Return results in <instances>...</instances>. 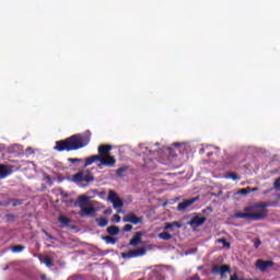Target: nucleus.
Segmentation results:
<instances>
[{
    "label": "nucleus",
    "mask_w": 280,
    "mask_h": 280,
    "mask_svg": "<svg viewBox=\"0 0 280 280\" xmlns=\"http://www.w3.org/2000/svg\"><path fill=\"white\" fill-rule=\"evenodd\" d=\"M110 150H113L112 145L102 144L98 147V156H108L110 155Z\"/></svg>",
    "instance_id": "nucleus-15"
},
{
    "label": "nucleus",
    "mask_w": 280,
    "mask_h": 280,
    "mask_svg": "<svg viewBox=\"0 0 280 280\" xmlns=\"http://www.w3.org/2000/svg\"><path fill=\"white\" fill-rule=\"evenodd\" d=\"M217 244H222L224 248H231V243L226 242L225 238H218Z\"/></svg>",
    "instance_id": "nucleus-24"
},
{
    "label": "nucleus",
    "mask_w": 280,
    "mask_h": 280,
    "mask_svg": "<svg viewBox=\"0 0 280 280\" xmlns=\"http://www.w3.org/2000/svg\"><path fill=\"white\" fill-rule=\"evenodd\" d=\"M158 237L160 240H164V242H170V240H172V234H170L168 232H162L158 235Z\"/></svg>",
    "instance_id": "nucleus-19"
},
{
    "label": "nucleus",
    "mask_w": 280,
    "mask_h": 280,
    "mask_svg": "<svg viewBox=\"0 0 280 280\" xmlns=\"http://www.w3.org/2000/svg\"><path fill=\"white\" fill-rule=\"evenodd\" d=\"M122 231H125L126 233H130V231H132V225L130 224L125 225Z\"/></svg>",
    "instance_id": "nucleus-34"
},
{
    "label": "nucleus",
    "mask_w": 280,
    "mask_h": 280,
    "mask_svg": "<svg viewBox=\"0 0 280 280\" xmlns=\"http://www.w3.org/2000/svg\"><path fill=\"white\" fill-rule=\"evenodd\" d=\"M148 253V249L145 247H141L138 249H131L127 253L122 254L124 259H133L135 257H143Z\"/></svg>",
    "instance_id": "nucleus-4"
},
{
    "label": "nucleus",
    "mask_w": 280,
    "mask_h": 280,
    "mask_svg": "<svg viewBox=\"0 0 280 280\" xmlns=\"http://www.w3.org/2000/svg\"><path fill=\"white\" fill-rule=\"evenodd\" d=\"M113 220H114V222L119 223V222H121V217L119 214H114Z\"/></svg>",
    "instance_id": "nucleus-35"
},
{
    "label": "nucleus",
    "mask_w": 280,
    "mask_h": 280,
    "mask_svg": "<svg viewBox=\"0 0 280 280\" xmlns=\"http://www.w3.org/2000/svg\"><path fill=\"white\" fill-rule=\"evenodd\" d=\"M272 266H275V261L272 260H256V268L260 270V272H266V270H268V268H272Z\"/></svg>",
    "instance_id": "nucleus-8"
},
{
    "label": "nucleus",
    "mask_w": 280,
    "mask_h": 280,
    "mask_svg": "<svg viewBox=\"0 0 280 280\" xmlns=\"http://www.w3.org/2000/svg\"><path fill=\"white\" fill-rule=\"evenodd\" d=\"M100 161V155H92L85 159V163L83 167H89V165H93V163Z\"/></svg>",
    "instance_id": "nucleus-16"
},
{
    "label": "nucleus",
    "mask_w": 280,
    "mask_h": 280,
    "mask_svg": "<svg viewBox=\"0 0 280 280\" xmlns=\"http://www.w3.org/2000/svg\"><path fill=\"white\" fill-rule=\"evenodd\" d=\"M96 222L101 229H104V226H108V220L106 218H98L96 219Z\"/></svg>",
    "instance_id": "nucleus-20"
},
{
    "label": "nucleus",
    "mask_w": 280,
    "mask_h": 280,
    "mask_svg": "<svg viewBox=\"0 0 280 280\" xmlns=\"http://www.w3.org/2000/svg\"><path fill=\"white\" fill-rule=\"evenodd\" d=\"M122 222H129L130 224H141L143 217H136L135 212H129L122 218Z\"/></svg>",
    "instance_id": "nucleus-10"
},
{
    "label": "nucleus",
    "mask_w": 280,
    "mask_h": 280,
    "mask_svg": "<svg viewBox=\"0 0 280 280\" xmlns=\"http://www.w3.org/2000/svg\"><path fill=\"white\" fill-rule=\"evenodd\" d=\"M139 148L142 151V153H144L147 156H149V154H152V151L148 147L140 144Z\"/></svg>",
    "instance_id": "nucleus-27"
},
{
    "label": "nucleus",
    "mask_w": 280,
    "mask_h": 280,
    "mask_svg": "<svg viewBox=\"0 0 280 280\" xmlns=\"http://www.w3.org/2000/svg\"><path fill=\"white\" fill-rule=\"evenodd\" d=\"M10 174H12V167L5 164H0V180L3 178H8Z\"/></svg>",
    "instance_id": "nucleus-14"
},
{
    "label": "nucleus",
    "mask_w": 280,
    "mask_h": 280,
    "mask_svg": "<svg viewBox=\"0 0 280 280\" xmlns=\"http://www.w3.org/2000/svg\"><path fill=\"white\" fill-rule=\"evenodd\" d=\"M23 250H25V246L23 245H14L12 247V253H23Z\"/></svg>",
    "instance_id": "nucleus-25"
},
{
    "label": "nucleus",
    "mask_w": 280,
    "mask_h": 280,
    "mask_svg": "<svg viewBox=\"0 0 280 280\" xmlns=\"http://www.w3.org/2000/svg\"><path fill=\"white\" fill-rule=\"evenodd\" d=\"M211 154H213V153H211V152H210V153H208V156H211Z\"/></svg>",
    "instance_id": "nucleus-41"
},
{
    "label": "nucleus",
    "mask_w": 280,
    "mask_h": 280,
    "mask_svg": "<svg viewBox=\"0 0 280 280\" xmlns=\"http://www.w3.org/2000/svg\"><path fill=\"white\" fill-rule=\"evenodd\" d=\"M79 207L81 209V218H84V215H93V213H95V207L93 206H84L80 203Z\"/></svg>",
    "instance_id": "nucleus-12"
},
{
    "label": "nucleus",
    "mask_w": 280,
    "mask_h": 280,
    "mask_svg": "<svg viewBox=\"0 0 280 280\" xmlns=\"http://www.w3.org/2000/svg\"><path fill=\"white\" fill-rule=\"evenodd\" d=\"M68 161L69 163H82V159L78 158H69Z\"/></svg>",
    "instance_id": "nucleus-33"
},
{
    "label": "nucleus",
    "mask_w": 280,
    "mask_h": 280,
    "mask_svg": "<svg viewBox=\"0 0 280 280\" xmlns=\"http://www.w3.org/2000/svg\"><path fill=\"white\" fill-rule=\"evenodd\" d=\"M86 200H89V197L84 195L79 197V202H86Z\"/></svg>",
    "instance_id": "nucleus-36"
},
{
    "label": "nucleus",
    "mask_w": 280,
    "mask_h": 280,
    "mask_svg": "<svg viewBox=\"0 0 280 280\" xmlns=\"http://www.w3.org/2000/svg\"><path fill=\"white\" fill-rule=\"evenodd\" d=\"M115 163H117V160H115V156L100 155L98 168L102 170L103 165H105V167H115Z\"/></svg>",
    "instance_id": "nucleus-6"
},
{
    "label": "nucleus",
    "mask_w": 280,
    "mask_h": 280,
    "mask_svg": "<svg viewBox=\"0 0 280 280\" xmlns=\"http://www.w3.org/2000/svg\"><path fill=\"white\" fill-rule=\"evenodd\" d=\"M143 235H144V233L141 231L136 232L129 242V246H139V244H141V242H142L141 237H143Z\"/></svg>",
    "instance_id": "nucleus-13"
},
{
    "label": "nucleus",
    "mask_w": 280,
    "mask_h": 280,
    "mask_svg": "<svg viewBox=\"0 0 280 280\" xmlns=\"http://www.w3.org/2000/svg\"><path fill=\"white\" fill-rule=\"evenodd\" d=\"M117 213H121V210H118Z\"/></svg>",
    "instance_id": "nucleus-42"
},
{
    "label": "nucleus",
    "mask_w": 280,
    "mask_h": 280,
    "mask_svg": "<svg viewBox=\"0 0 280 280\" xmlns=\"http://www.w3.org/2000/svg\"><path fill=\"white\" fill-rule=\"evenodd\" d=\"M237 194H238L240 196H248V194H250V187L240 189V190L237 191Z\"/></svg>",
    "instance_id": "nucleus-28"
},
{
    "label": "nucleus",
    "mask_w": 280,
    "mask_h": 280,
    "mask_svg": "<svg viewBox=\"0 0 280 280\" xmlns=\"http://www.w3.org/2000/svg\"><path fill=\"white\" fill-rule=\"evenodd\" d=\"M104 242H106V244H117V238L113 237V236H103Z\"/></svg>",
    "instance_id": "nucleus-21"
},
{
    "label": "nucleus",
    "mask_w": 280,
    "mask_h": 280,
    "mask_svg": "<svg viewBox=\"0 0 280 280\" xmlns=\"http://www.w3.org/2000/svg\"><path fill=\"white\" fill-rule=\"evenodd\" d=\"M230 280H242V279H240V277H237V275H233L230 277Z\"/></svg>",
    "instance_id": "nucleus-37"
},
{
    "label": "nucleus",
    "mask_w": 280,
    "mask_h": 280,
    "mask_svg": "<svg viewBox=\"0 0 280 280\" xmlns=\"http://www.w3.org/2000/svg\"><path fill=\"white\" fill-rule=\"evenodd\" d=\"M258 190V188H250V192L252 191H257Z\"/></svg>",
    "instance_id": "nucleus-40"
},
{
    "label": "nucleus",
    "mask_w": 280,
    "mask_h": 280,
    "mask_svg": "<svg viewBox=\"0 0 280 280\" xmlns=\"http://www.w3.org/2000/svg\"><path fill=\"white\" fill-rule=\"evenodd\" d=\"M107 200L113 203L114 209H121L124 207V201L117 196L115 190H109Z\"/></svg>",
    "instance_id": "nucleus-5"
},
{
    "label": "nucleus",
    "mask_w": 280,
    "mask_h": 280,
    "mask_svg": "<svg viewBox=\"0 0 280 280\" xmlns=\"http://www.w3.org/2000/svg\"><path fill=\"white\" fill-rule=\"evenodd\" d=\"M225 178H231L232 180H240L242 177L236 173H228L225 175Z\"/></svg>",
    "instance_id": "nucleus-23"
},
{
    "label": "nucleus",
    "mask_w": 280,
    "mask_h": 280,
    "mask_svg": "<svg viewBox=\"0 0 280 280\" xmlns=\"http://www.w3.org/2000/svg\"><path fill=\"white\" fill-rule=\"evenodd\" d=\"M266 207H270L268 202L255 203L244 208L245 212H236L235 218L241 220H264L268 215Z\"/></svg>",
    "instance_id": "nucleus-2"
},
{
    "label": "nucleus",
    "mask_w": 280,
    "mask_h": 280,
    "mask_svg": "<svg viewBox=\"0 0 280 280\" xmlns=\"http://www.w3.org/2000/svg\"><path fill=\"white\" fill-rule=\"evenodd\" d=\"M189 280H200V276L195 275L194 277L189 278Z\"/></svg>",
    "instance_id": "nucleus-38"
},
{
    "label": "nucleus",
    "mask_w": 280,
    "mask_h": 280,
    "mask_svg": "<svg viewBox=\"0 0 280 280\" xmlns=\"http://www.w3.org/2000/svg\"><path fill=\"white\" fill-rule=\"evenodd\" d=\"M104 213H105V214H110V213H113V210H112V209L105 210Z\"/></svg>",
    "instance_id": "nucleus-39"
},
{
    "label": "nucleus",
    "mask_w": 280,
    "mask_h": 280,
    "mask_svg": "<svg viewBox=\"0 0 280 280\" xmlns=\"http://www.w3.org/2000/svg\"><path fill=\"white\" fill-rule=\"evenodd\" d=\"M174 226L176 229H180L183 226V224H180L179 222L177 221H174L172 223H166L165 226H164V231H173L174 230Z\"/></svg>",
    "instance_id": "nucleus-17"
},
{
    "label": "nucleus",
    "mask_w": 280,
    "mask_h": 280,
    "mask_svg": "<svg viewBox=\"0 0 280 280\" xmlns=\"http://www.w3.org/2000/svg\"><path fill=\"white\" fill-rule=\"evenodd\" d=\"M21 205H23V199H14L13 203H12V207H19Z\"/></svg>",
    "instance_id": "nucleus-31"
},
{
    "label": "nucleus",
    "mask_w": 280,
    "mask_h": 280,
    "mask_svg": "<svg viewBox=\"0 0 280 280\" xmlns=\"http://www.w3.org/2000/svg\"><path fill=\"white\" fill-rule=\"evenodd\" d=\"M207 222L206 217L196 215L189 222V226H192V229H198V226H202Z\"/></svg>",
    "instance_id": "nucleus-11"
},
{
    "label": "nucleus",
    "mask_w": 280,
    "mask_h": 280,
    "mask_svg": "<svg viewBox=\"0 0 280 280\" xmlns=\"http://www.w3.org/2000/svg\"><path fill=\"white\" fill-rule=\"evenodd\" d=\"M44 264L47 266V268H51L54 266V261H51V258L49 256L44 257Z\"/></svg>",
    "instance_id": "nucleus-26"
},
{
    "label": "nucleus",
    "mask_w": 280,
    "mask_h": 280,
    "mask_svg": "<svg viewBox=\"0 0 280 280\" xmlns=\"http://www.w3.org/2000/svg\"><path fill=\"white\" fill-rule=\"evenodd\" d=\"M73 183H93L95 180V176L91 171L83 170L72 176Z\"/></svg>",
    "instance_id": "nucleus-3"
},
{
    "label": "nucleus",
    "mask_w": 280,
    "mask_h": 280,
    "mask_svg": "<svg viewBox=\"0 0 280 280\" xmlns=\"http://www.w3.org/2000/svg\"><path fill=\"white\" fill-rule=\"evenodd\" d=\"M124 172H128V166H122L116 171L117 176H121Z\"/></svg>",
    "instance_id": "nucleus-29"
},
{
    "label": "nucleus",
    "mask_w": 280,
    "mask_h": 280,
    "mask_svg": "<svg viewBox=\"0 0 280 280\" xmlns=\"http://www.w3.org/2000/svg\"><path fill=\"white\" fill-rule=\"evenodd\" d=\"M211 272H212V275H220L221 279H224L226 272L230 275L231 266H229V265H223V266L215 265V266L212 267Z\"/></svg>",
    "instance_id": "nucleus-7"
},
{
    "label": "nucleus",
    "mask_w": 280,
    "mask_h": 280,
    "mask_svg": "<svg viewBox=\"0 0 280 280\" xmlns=\"http://www.w3.org/2000/svg\"><path fill=\"white\" fill-rule=\"evenodd\" d=\"M59 222L60 224H63V226H67L68 224L71 223V220L65 215L59 217Z\"/></svg>",
    "instance_id": "nucleus-22"
},
{
    "label": "nucleus",
    "mask_w": 280,
    "mask_h": 280,
    "mask_svg": "<svg viewBox=\"0 0 280 280\" xmlns=\"http://www.w3.org/2000/svg\"><path fill=\"white\" fill-rule=\"evenodd\" d=\"M273 189H276V191H279L280 189V177H278L275 183H273Z\"/></svg>",
    "instance_id": "nucleus-30"
},
{
    "label": "nucleus",
    "mask_w": 280,
    "mask_h": 280,
    "mask_svg": "<svg viewBox=\"0 0 280 280\" xmlns=\"http://www.w3.org/2000/svg\"><path fill=\"white\" fill-rule=\"evenodd\" d=\"M107 233L109 235H119V228L117 225H112L107 228Z\"/></svg>",
    "instance_id": "nucleus-18"
},
{
    "label": "nucleus",
    "mask_w": 280,
    "mask_h": 280,
    "mask_svg": "<svg viewBox=\"0 0 280 280\" xmlns=\"http://www.w3.org/2000/svg\"><path fill=\"white\" fill-rule=\"evenodd\" d=\"M89 143H91V131L86 130L83 133L73 135L66 140L57 141L54 150L56 152H71L86 148Z\"/></svg>",
    "instance_id": "nucleus-1"
},
{
    "label": "nucleus",
    "mask_w": 280,
    "mask_h": 280,
    "mask_svg": "<svg viewBox=\"0 0 280 280\" xmlns=\"http://www.w3.org/2000/svg\"><path fill=\"white\" fill-rule=\"evenodd\" d=\"M253 243H254V248H259L261 246V240L259 238H255Z\"/></svg>",
    "instance_id": "nucleus-32"
},
{
    "label": "nucleus",
    "mask_w": 280,
    "mask_h": 280,
    "mask_svg": "<svg viewBox=\"0 0 280 280\" xmlns=\"http://www.w3.org/2000/svg\"><path fill=\"white\" fill-rule=\"evenodd\" d=\"M199 200H200V197L186 199V200L182 201L180 203H178L177 211H185V210L189 209V207H191V205L198 202Z\"/></svg>",
    "instance_id": "nucleus-9"
}]
</instances>
